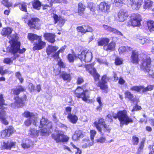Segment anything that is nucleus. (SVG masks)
Masks as SVG:
<instances>
[{
	"mask_svg": "<svg viewBox=\"0 0 154 154\" xmlns=\"http://www.w3.org/2000/svg\"><path fill=\"white\" fill-rule=\"evenodd\" d=\"M94 124L98 131L100 132V134L103 135L104 133L102 132L101 128L100 125H102L103 126L105 124L104 119L102 118H99L98 120L95 121Z\"/></svg>",
	"mask_w": 154,
	"mask_h": 154,
	"instance_id": "f8f14e48",
	"label": "nucleus"
},
{
	"mask_svg": "<svg viewBox=\"0 0 154 154\" xmlns=\"http://www.w3.org/2000/svg\"><path fill=\"white\" fill-rule=\"evenodd\" d=\"M41 6V3L38 0H35L32 3L33 7L38 10L40 9Z\"/></svg>",
	"mask_w": 154,
	"mask_h": 154,
	"instance_id": "4c0bfd02",
	"label": "nucleus"
},
{
	"mask_svg": "<svg viewBox=\"0 0 154 154\" xmlns=\"http://www.w3.org/2000/svg\"><path fill=\"white\" fill-rule=\"evenodd\" d=\"M5 105V100L3 98V95L0 94V121L3 124L7 125L8 124V122L7 120V116L5 112L4 111L3 105Z\"/></svg>",
	"mask_w": 154,
	"mask_h": 154,
	"instance_id": "20e7f679",
	"label": "nucleus"
},
{
	"mask_svg": "<svg viewBox=\"0 0 154 154\" xmlns=\"http://www.w3.org/2000/svg\"><path fill=\"white\" fill-rule=\"evenodd\" d=\"M48 2L49 3V5H46L43 7L44 9H46L48 7H51L52 6L54 0H47Z\"/></svg>",
	"mask_w": 154,
	"mask_h": 154,
	"instance_id": "bf43d9fd",
	"label": "nucleus"
},
{
	"mask_svg": "<svg viewBox=\"0 0 154 154\" xmlns=\"http://www.w3.org/2000/svg\"><path fill=\"white\" fill-rule=\"evenodd\" d=\"M12 31V28L9 27H7L3 28L1 32L2 35H8V36L9 38L11 39V40L9 41L10 43V41H11L12 39V37H13L12 36L14 34L12 35L11 36H8V35L11 33ZM15 34V33H14V34Z\"/></svg>",
	"mask_w": 154,
	"mask_h": 154,
	"instance_id": "aec40b11",
	"label": "nucleus"
},
{
	"mask_svg": "<svg viewBox=\"0 0 154 154\" xmlns=\"http://www.w3.org/2000/svg\"><path fill=\"white\" fill-rule=\"evenodd\" d=\"M78 57L81 61L88 62L90 61L92 58V53L88 50H85L79 54Z\"/></svg>",
	"mask_w": 154,
	"mask_h": 154,
	"instance_id": "423d86ee",
	"label": "nucleus"
},
{
	"mask_svg": "<svg viewBox=\"0 0 154 154\" xmlns=\"http://www.w3.org/2000/svg\"><path fill=\"white\" fill-rule=\"evenodd\" d=\"M154 88V86L152 85H149L146 87L144 88L143 86V92L144 93L148 91L152 90Z\"/></svg>",
	"mask_w": 154,
	"mask_h": 154,
	"instance_id": "603ef678",
	"label": "nucleus"
},
{
	"mask_svg": "<svg viewBox=\"0 0 154 154\" xmlns=\"http://www.w3.org/2000/svg\"><path fill=\"white\" fill-rule=\"evenodd\" d=\"M90 133L91 140H94V137L96 134V131L95 130H91Z\"/></svg>",
	"mask_w": 154,
	"mask_h": 154,
	"instance_id": "052dcab7",
	"label": "nucleus"
},
{
	"mask_svg": "<svg viewBox=\"0 0 154 154\" xmlns=\"http://www.w3.org/2000/svg\"><path fill=\"white\" fill-rule=\"evenodd\" d=\"M75 96L78 98H81L84 101L87 102L90 97V93L88 90H84L81 88L78 87L75 91Z\"/></svg>",
	"mask_w": 154,
	"mask_h": 154,
	"instance_id": "39448f33",
	"label": "nucleus"
},
{
	"mask_svg": "<svg viewBox=\"0 0 154 154\" xmlns=\"http://www.w3.org/2000/svg\"><path fill=\"white\" fill-rule=\"evenodd\" d=\"M137 42L142 45H144L149 43L150 41L144 37L140 36H137L136 38Z\"/></svg>",
	"mask_w": 154,
	"mask_h": 154,
	"instance_id": "393cba45",
	"label": "nucleus"
},
{
	"mask_svg": "<svg viewBox=\"0 0 154 154\" xmlns=\"http://www.w3.org/2000/svg\"><path fill=\"white\" fill-rule=\"evenodd\" d=\"M84 136V133L81 131L78 130L75 131L72 138L73 140L74 141H76L82 138Z\"/></svg>",
	"mask_w": 154,
	"mask_h": 154,
	"instance_id": "412c9836",
	"label": "nucleus"
},
{
	"mask_svg": "<svg viewBox=\"0 0 154 154\" xmlns=\"http://www.w3.org/2000/svg\"><path fill=\"white\" fill-rule=\"evenodd\" d=\"M133 142L134 145H137L138 144L139 142L138 138L135 136L133 137Z\"/></svg>",
	"mask_w": 154,
	"mask_h": 154,
	"instance_id": "680f3d73",
	"label": "nucleus"
},
{
	"mask_svg": "<svg viewBox=\"0 0 154 154\" xmlns=\"http://www.w3.org/2000/svg\"><path fill=\"white\" fill-rule=\"evenodd\" d=\"M109 39L106 38H103L98 40V45L103 46L106 45L109 42Z\"/></svg>",
	"mask_w": 154,
	"mask_h": 154,
	"instance_id": "473e14b6",
	"label": "nucleus"
},
{
	"mask_svg": "<svg viewBox=\"0 0 154 154\" xmlns=\"http://www.w3.org/2000/svg\"><path fill=\"white\" fill-rule=\"evenodd\" d=\"M23 116L28 118H34V120H35L36 118V116H35L34 113L30 112L29 111H25L23 115Z\"/></svg>",
	"mask_w": 154,
	"mask_h": 154,
	"instance_id": "72a5a7b5",
	"label": "nucleus"
},
{
	"mask_svg": "<svg viewBox=\"0 0 154 154\" xmlns=\"http://www.w3.org/2000/svg\"><path fill=\"white\" fill-rule=\"evenodd\" d=\"M7 143L8 149H11L12 147H14L15 146L16 143L15 142L10 140L8 141Z\"/></svg>",
	"mask_w": 154,
	"mask_h": 154,
	"instance_id": "49530a36",
	"label": "nucleus"
},
{
	"mask_svg": "<svg viewBox=\"0 0 154 154\" xmlns=\"http://www.w3.org/2000/svg\"><path fill=\"white\" fill-rule=\"evenodd\" d=\"M62 135L63 134H52V138L56 140L57 142L58 143L61 142Z\"/></svg>",
	"mask_w": 154,
	"mask_h": 154,
	"instance_id": "2f4dec72",
	"label": "nucleus"
},
{
	"mask_svg": "<svg viewBox=\"0 0 154 154\" xmlns=\"http://www.w3.org/2000/svg\"><path fill=\"white\" fill-rule=\"evenodd\" d=\"M67 117L69 121L73 124H75L78 120V118L76 116L72 114H69Z\"/></svg>",
	"mask_w": 154,
	"mask_h": 154,
	"instance_id": "c756f323",
	"label": "nucleus"
},
{
	"mask_svg": "<svg viewBox=\"0 0 154 154\" xmlns=\"http://www.w3.org/2000/svg\"><path fill=\"white\" fill-rule=\"evenodd\" d=\"M141 20L140 17L138 14H133L131 16L130 23L133 26H139L140 25V22Z\"/></svg>",
	"mask_w": 154,
	"mask_h": 154,
	"instance_id": "1a4fd4ad",
	"label": "nucleus"
},
{
	"mask_svg": "<svg viewBox=\"0 0 154 154\" xmlns=\"http://www.w3.org/2000/svg\"><path fill=\"white\" fill-rule=\"evenodd\" d=\"M41 38V36H38L35 34L32 33L29 34L28 35V38L29 39L32 41H34L37 39L38 40L39 38Z\"/></svg>",
	"mask_w": 154,
	"mask_h": 154,
	"instance_id": "58836bf2",
	"label": "nucleus"
},
{
	"mask_svg": "<svg viewBox=\"0 0 154 154\" xmlns=\"http://www.w3.org/2000/svg\"><path fill=\"white\" fill-rule=\"evenodd\" d=\"M16 54H15L14 55V58H5L4 59V62L5 63L7 64H10L12 63L13 62V60L15 59L16 57H18L17 56H16Z\"/></svg>",
	"mask_w": 154,
	"mask_h": 154,
	"instance_id": "c03bdc74",
	"label": "nucleus"
},
{
	"mask_svg": "<svg viewBox=\"0 0 154 154\" xmlns=\"http://www.w3.org/2000/svg\"><path fill=\"white\" fill-rule=\"evenodd\" d=\"M19 7L20 9L22 11L25 12L27 11V5L25 3L23 2L20 3L19 4Z\"/></svg>",
	"mask_w": 154,
	"mask_h": 154,
	"instance_id": "de8ad7c7",
	"label": "nucleus"
},
{
	"mask_svg": "<svg viewBox=\"0 0 154 154\" xmlns=\"http://www.w3.org/2000/svg\"><path fill=\"white\" fill-rule=\"evenodd\" d=\"M35 45L33 48V49L34 50H38L45 47V42L42 41L41 38H39L38 39V43H35Z\"/></svg>",
	"mask_w": 154,
	"mask_h": 154,
	"instance_id": "6ab92c4d",
	"label": "nucleus"
},
{
	"mask_svg": "<svg viewBox=\"0 0 154 154\" xmlns=\"http://www.w3.org/2000/svg\"><path fill=\"white\" fill-rule=\"evenodd\" d=\"M75 57V56L74 54H69L68 55L67 58L70 62L72 63L73 62Z\"/></svg>",
	"mask_w": 154,
	"mask_h": 154,
	"instance_id": "5fc2aeb1",
	"label": "nucleus"
},
{
	"mask_svg": "<svg viewBox=\"0 0 154 154\" xmlns=\"http://www.w3.org/2000/svg\"><path fill=\"white\" fill-rule=\"evenodd\" d=\"M128 16L127 12L123 10H120L118 14L119 20L121 22H124L127 19Z\"/></svg>",
	"mask_w": 154,
	"mask_h": 154,
	"instance_id": "dca6fc26",
	"label": "nucleus"
},
{
	"mask_svg": "<svg viewBox=\"0 0 154 154\" xmlns=\"http://www.w3.org/2000/svg\"><path fill=\"white\" fill-rule=\"evenodd\" d=\"M69 139V138L68 137L63 134L61 142H67L68 140Z\"/></svg>",
	"mask_w": 154,
	"mask_h": 154,
	"instance_id": "69168bd1",
	"label": "nucleus"
},
{
	"mask_svg": "<svg viewBox=\"0 0 154 154\" xmlns=\"http://www.w3.org/2000/svg\"><path fill=\"white\" fill-rule=\"evenodd\" d=\"M108 80L109 79L107 78L106 75H104L102 76L101 80L98 83V86L100 88V89L104 91V92L106 93L107 92L108 86L107 83Z\"/></svg>",
	"mask_w": 154,
	"mask_h": 154,
	"instance_id": "6e6552de",
	"label": "nucleus"
},
{
	"mask_svg": "<svg viewBox=\"0 0 154 154\" xmlns=\"http://www.w3.org/2000/svg\"><path fill=\"white\" fill-rule=\"evenodd\" d=\"M34 118H28L24 122V124L26 126H29L31 125L32 123L33 124Z\"/></svg>",
	"mask_w": 154,
	"mask_h": 154,
	"instance_id": "8fccbe9b",
	"label": "nucleus"
},
{
	"mask_svg": "<svg viewBox=\"0 0 154 154\" xmlns=\"http://www.w3.org/2000/svg\"><path fill=\"white\" fill-rule=\"evenodd\" d=\"M7 143L4 142L1 146V149L2 150L8 149Z\"/></svg>",
	"mask_w": 154,
	"mask_h": 154,
	"instance_id": "e2e57ef3",
	"label": "nucleus"
},
{
	"mask_svg": "<svg viewBox=\"0 0 154 154\" xmlns=\"http://www.w3.org/2000/svg\"><path fill=\"white\" fill-rule=\"evenodd\" d=\"M147 26L148 29L150 32L154 31V22L153 21H149L147 22Z\"/></svg>",
	"mask_w": 154,
	"mask_h": 154,
	"instance_id": "79ce46f5",
	"label": "nucleus"
},
{
	"mask_svg": "<svg viewBox=\"0 0 154 154\" xmlns=\"http://www.w3.org/2000/svg\"><path fill=\"white\" fill-rule=\"evenodd\" d=\"M130 4L133 9L138 10L143 4V0H130Z\"/></svg>",
	"mask_w": 154,
	"mask_h": 154,
	"instance_id": "4468645a",
	"label": "nucleus"
},
{
	"mask_svg": "<svg viewBox=\"0 0 154 154\" xmlns=\"http://www.w3.org/2000/svg\"><path fill=\"white\" fill-rule=\"evenodd\" d=\"M35 87L32 83H29V88L31 92H33L35 89Z\"/></svg>",
	"mask_w": 154,
	"mask_h": 154,
	"instance_id": "774afa93",
	"label": "nucleus"
},
{
	"mask_svg": "<svg viewBox=\"0 0 154 154\" xmlns=\"http://www.w3.org/2000/svg\"><path fill=\"white\" fill-rule=\"evenodd\" d=\"M115 63L117 65H121L123 63V60L121 58L117 57L115 59Z\"/></svg>",
	"mask_w": 154,
	"mask_h": 154,
	"instance_id": "4d7b16f0",
	"label": "nucleus"
},
{
	"mask_svg": "<svg viewBox=\"0 0 154 154\" xmlns=\"http://www.w3.org/2000/svg\"><path fill=\"white\" fill-rule=\"evenodd\" d=\"M53 17L54 18V24L58 23L57 25L60 27H62L64 24L65 22V20L60 17H58L56 14H53Z\"/></svg>",
	"mask_w": 154,
	"mask_h": 154,
	"instance_id": "2eb2a0df",
	"label": "nucleus"
},
{
	"mask_svg": "<svg viewBox=\"0 0 154 154\" xmlns=\"http://www.w3.org/2000/svg\"><path fill=\"white\" fill-rule=\"evenodd\" d=\"M143 86H134L132 87L131 88L130 90L131 91H135L137 92H140L142 91V92H143Z\"/></svg>",
	"mask_w": 154,
	"mask_h": 154,
	"instance_id": "a19ab883",
	"label": "nucleus"
},
{
	"mask_svg": "<svg viewBox=\"0 0 154 154\" xmlns=\"http://www.w3.org/2000/svg\"><path fill=\"white\" fill-rule=\"evenodd\" d=\"M112 116L114 119H118L120 122V126L121 127L124 124L127 125L133 122L132 119L128 116L127 112L125 110L120 111L117 114L113 113Z\"/></svg>",
	"mask_w": 154,
	"mask_h": 154,
	"instance_id": "f03ea898",
	"label": "nucleus"
},
{
	"mask_svg": "<svg viewBox=\"0 0 154 154\" xmlns=\"http://www.w3.org/2000/svg\"><path fill=\"white\" fill-rule=\"evenodd\" d=\"M61 77L64 81H69L71 80V76L69 74H68L65 72H63L60 75Z\"/></svg>",
	"mask_w": 154,
	"mask_h": 154,
	"instance_id": "c9c22d12",
	"label": "nucleus"
},
{
	"mask_svg": "<svg viewBox=\"0 0 154 154\" xmlns=\"http://www.w3.org/2000/svg\"><path fill=\"white\" fill-rule=\"evenodd\" d=\"M45 38L48 42L53 43L55 42V35L51 33H45L44 35Z\"/></svg>",
	"mask_w": 154,
	"mask_h": 154,
	"instance_id": "4be33fe9",
	"label": "nucleus"
},
{
	"mask_svg": "<svg viewBox=\"0 0 154 154\" xmlns=\"http://www.w3.org/2000/svg\"><path fill=\"white\" fill-rule=\"evenodd\" d=\"M33 125L35 126H38L39 128H43L41 129V132L42 135L51 133L49 129L52 128L51 122H49L47 119L42 117L40 120H39L37 116L35 120H34Z\"/></svg>",
	"mask_w": 154,
	"mask_h": 154,
	"instance_id": "f257e3e1",
	"label": "nucleus"
},
{
	"mask_svg": "<svg viewBox=\"0 0 154 154\" xmlns=\"http://www.w3.org/2000/svg\"><path fill=\"white\" fill-rule=\"evenodd\" d=\"M38 132L37 130L33 128H31L29 131V134L32 137H35L38 136Z\"/></svg>",
	"mask_w": 154,
	"mask_h": 154,
	"instance_id": "37998d69",
	"label": "nucleus"
},
{
	"mask_svg": "<svg viewBox=\"0 0 154 154\" xmlns=\"http://www.w3.org/2000/svg\"><path fill=\"white\" fill-rule=\"evenodd\" d=\"M97 62L100 64H104L106 65H108V63L107 62L106 60L105 59H97Z\"/></svg>",
	"mask_w": 154,
	"mask_h": 154,
	"instance_id": "13d9d810",
	"label": "nucleus"
},
{
	"mask_svg": "<svg viewBox=\"0 0 154 154\" xmlns=\"http://www.w3.org/2000/svg\"><path fill=\"white\" fill-rule=\"evenodd\" d=\"M9 0H3L2 3L5 7L9 8L12 5V3L11 2H9Z\"/></svg>",
	"mask_w": 154,
	"mask_h": 154,
	"instance_id": "09e8293b",
	"label": "nucleus"
},
{
	"mask_svg": "<svg viewBox=\"0 0 154 154\" xmlns=\"http://www.w3.org/2000/svg\"><path fill=\"white\" fill-rule=\"evenodd\" d=\"M151 63V60L149 57H147L146 58L144 59L141 66L142 69L149 72L150 71Z\"/></svg>",
	"mask_w": 154,
	"mask_h": 154,
	"instance_id": "ddd939ff",
	"label": "nucleus"
},
{
	"mask_svg": "<svg viewBox=\"0 0 154 154\" xmlns=\"http://www.w3.org/2000/svg\"><path fill=\"white\" fill-rule=\"evenodd\" d=\"M152 2L150 0H145L144 3L143 5L144 9H149L152 7Z\"/></svg>",
	"mask_w": 154,
	"mask_h": 154,
	"instance_id": "f704fd0d",
	"label": "nucleus"
},
{
	"mask_svg": "<svg viewBox=\"0 0 154 154\" xmlns=\"http://www.w3.org/2000/svg\"><path fill=\"white\" fill-rule=\"evenodd\" d=\"M58 48L57 46L49 45L47 49V53L48 55L54 53Z\"/></svg>",
	"mask_w": 154,
	"mask_h": 154,
	"instance_id": "c85d7f7f",
	"label": "nucleus"
},
{
	"mask_svg": "<svg viewBox=\"0 0 154 154\" xmlns=\"http://www.w3.org/2000/svg\"><path fill=\"white\" fill-rule=\"evenodd\" d=\"M97 101L99 104V106H98L97 109V110H101L103 105V104L101 101V98L100 97H98L97 98Z\"/></svg>",
	"mask_w": 154,
	"mask_h": 154,
	"instance_id": "864d4df0",
	"label": "nucleus"
},
{
	"mask_svg": "<svg viewBox=\"0 0 154 154\" xmlns=\"http://www.w3.org/2000/svg\"><path fill=\"white\" fill-rule=\"evenodd\" d=\"M26 99V95H24L22 98H19V97H15V102L14 103L11 104V106L13 108H15L16 106L20 107L23 106Z\"/></svg>",
	"mask_w": 154,
	"mask_h": 154,
	"instance_id": "0eeeda50",
	"label": "nucleus"
},
{
	"mask_svg": "<svg viewBox=\"0 0 154 154\" xmlns=\"http://www.w3.org/2000/svg\"><path fill=\"white\" fill-rule=\"evenodd\" d=\"M86 6L82 3L80 2L78 4V12L79 15L83 16L84 13Z\"/></svg>",
	"mask_w": 154,
	"mask_h": 154,
	"instance_id": "a878e982",
	"label": "nucleus"
},
{
	"mask_svg": "<svg viewBox=\"0 0 154 154\" xmlns=\"http://www.w3.org/2000/svg\"><path fill=\"white\" fill-rule=\"evenodd\" d=\"M115 46V43L113 42H111L109 44H107L104 45L103 48L104 50H113L114 49Z\"/></svg>",
	"mask_w": 154,
	"mask_h": 154,
	"instance_id": "cd10ccee",
	"label": "nucleus"
},
{
	"mask_svg": "<svg viewBox=\"0 0 154 154\" xmlns=\"http://www.w3.org/2000/svg\"><path fill=\"white\" fill-rule=\"evenodd\" d=\"M25 89L21 85L17 86L16 88L13 90V93L14 94L17 95L19 94L20 92L24 91Z\"/></svg>",
	"mask_w": 154,
	"mask_h": 154,
	"instance_id": "7c9ffc66",
	"label": "nucleus"
},
{
	"mask_svg": "<svg viewBox=\"0 0 154 154\" xmlns=\"http://www.w3.org/2000/svg\"><path fill=\"white\" fill-rule=\"evenodd\" d=\"M131 61L133 63H137L138 62V54L137 53L133 51L130 57Z\"/></svg>",
	"mask_w": 154,
	"mask_h": 154,
	"instance_id": "b1692460",
	"label": "nucleus"
},
{
	"mask_svg": "<svg viewBox=\"0 0 154 154\" xmlns=\"http://www.w3.org/2000/svg\"><path fill=\"white\" fill-rule=\"evenodd\" d=\"M125 94L126 98H127L131 101L133 102L135 101V99L134 98L133 94H131L130 92L126 91L125 92Z\"/></svg>",
	"mask_w": 154,
	"mask_h": 154,
	"instance_id": "e433bc0d",
	"label": "nucleus"
},
{
	"mask_svg": "<svg viewBox=\"0 0 154 154\" xmlns=\"http://www.w3.org/2000/svg\"><path fill=\"white\" fill-rule=\"evenodd\" d=\"M39 22V20L38 18H32L29 20L28 24L30 28L37 29V26Z\"/></svg>",
	"mask_w": 154,
	"mask_h": 154,
	"instance_id": "a211bd4d",
	"label": "nucleus"
},
{
	"mask_svg": "<svg viewBox=\"0 0 154 154\" xmlns=\"http://www.w3.org/2000/svg\"><path fill=\"white\" fill-rule=\"evenodd\" d=\"M15 76L19 79L21 83H22L23 81V79L22 78V76L20 72H17L15 73Z\"/></svg>",
	"mask_w": 154,
	"mask_h": 154,
	"instance_id": "6e6d98bb",
	"label": "nucleus"
},
{
	"mask_svg": "<svg viewBox=\"0 0 154 154\" xmlns=\"http://www.w3.org/2000/svg\"><path fill=\"white\" fill-rule=\"evenodd\" d=\"M60 52H58V51L57 53H55L53 55V57L55 59L57 60V61H59L60 59V57H59V53Z\"/></svg>",
	"mask_w": 154,
	"mask_h": 154,
	"instance_id": "0e129e2a",
	"label": "nucleus"
},
{
	"mask_svg": "<svg viewBox=\"0 0 154 154\" xmlns=\"http://www.w3.org/2000/svg\"><path fill=\"white\" fill-rule=\"evenodd\" d=\"M85 29H86V27H85V26H79L77 28V29L78 32H80L83 33H86Z\"/></svg>",
	"mask_w": 154,
	"mask_h": 154,
	"instance_id": "3c124183",
	"label": "nucleus"
},
{
	"mask_svg": "<svg viewBox=\"0 0 154 154\" xmlns=\"http://www.w3.org/2000/svg\"><path fill=\"white\" fill-rule=\"evenodd\" d=\"M32 144V142L29 140H27L25 142H23L21 144V146L23 148H29Z\"/></svg>",
	"mask_w": 154,
	"mask_h": 154,
	"instance_id": "ea45409f",
	"label": "nucleus"
},
{
	"mask_svg": "<svg viewBox=\"0 0 154 154\" xmlns=\"http://www.w3.org/2000/svg\"><path fill=\"white\" fill-rule=\"evenodd\" d=\"M94 64L88 65L86 66V69L88 70V72L93 75L94 79L98 81L100 75L96 72L95 69L93 67Z\"/></svg>",
	"mask_w": 154,
	"mask_h": 154,
	"instance_id": "9d476101",
	"label": "nucleus"
},
{
	"mask_svg": "<svg viewBox=\"0 0 154 154\" xmlns=\"http://www.w3.org/2000/svg\"><path fill=\"white\" fill-rule=\"evenodd\" d=\"M132 50V48L128 46H122L119 48V51L120 54H122L123 53L129 52Z\"/></svg>",
	"mask_w": 154,
	"mask_h": 154,
	"instance_id": "bb28decb",
	"label": "nucleus"
},
{
	"mask_svg": "<svg viewBox=\"0 0 154 154\" xmlns=\"http://www.w3.org/2000/svg\"><path fill=\"white\" fill-rule=\"evenodd\" d=\"M103 27L106 30L108 31L112 32L113 33L116 34L117 35H120L121 36H123V35L122 33L119 30L113 28L106 25H103Z\"/></svg>",
	"mask_w": 154,
	"mask_h": 154,
	"instance_id": "5701e85b",
	"label": "nucleus"
},
{
	"mask_svg": "<svg viewBox=\"0 0 154 154\" xmlns=\"http://www.w3.org/2000/svg\"><path fill=\"white\" fill-rule=\"evenodd\" d=\"M98 6L99 10L105 13L109 11L110 7L109 4L104 2H101L99 5Z\"/></svg>",
	"mask_w": 154,
	"mask_h": 154,
	"instance_id": "f3484780",
	"label": "nucleus"
},
{
	"mask_svg": "<svg viewBox=\"0 0 154 154\" xmlns=\"http://www.w3.org/2000/svg\"><path fill=\"white\" fill-rule=\"evenodd\" d=\"M12 36L10 41L11 47L9 50L10 52L13 54L17 52L21 53H23L25 51L26 49L23 48L22 49H20V42L17 40L18 37L17 34H14Z\"/></svg>",
	"mask_w": 154,
	"mask_h": 154,
	"instance_id": "7ed1b4c3",
	"label": "nucleus"
},
{
	"mask_svg": "<svg viewBox=\"0 0 154 154\" xmlns=\"http://www.w3.org/2000/svg\"><path fill=\"white\" fill-rule=\"evenodd\" d=\"M106 140V138L104 137H101L100 138L97 139V142H99L100 143H103L105 142Z\"/></svg>",
	"mask_w": 154,
	"mask_h": 154,
	"instance_id": "338daca9",
	"label": "nucleus"
},
{
	"mask_svg": "<svg viewBox=\"0 0 154 154\" xmlns=\"http://www.w3.org/2000/svg\"><path fill=\"white\" fill-rule=\"evenodd\" d=\"M124 0H111L112 2L117 6H120L123 4V2Z\"/></svg>",
	"mask_w": 154,
	"mask_h": 154,
	"instance_id": "a18cd8bd",
	"label": "nucleus"
},
{
	"mask_svg": "<svg viewBox=\"0 0 154 154\" xmlns=\"http://www.w3.org/2000/svg\"><path fill=\"white\" fill-rule=\"evenodd\" d=\"M14 131L13 128L12 126H9L7 129L0 132V137L5 138L7 137H9Z\"/></svg>",
	"mask_w": 154,
	"mask_h": 154,
	"instance_id": "9b49d317",
	"label": "nucleus"
}]
</instances>
